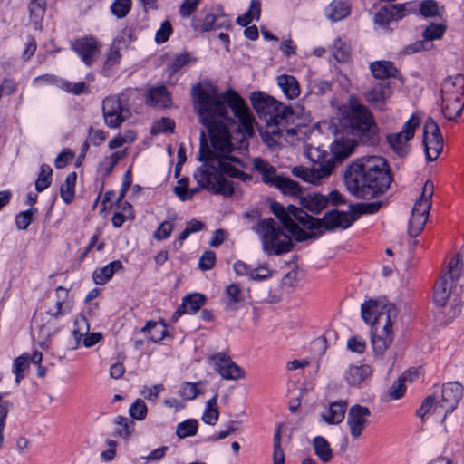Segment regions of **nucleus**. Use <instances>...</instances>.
I'll list each match as a JSON object with an SVG mask.
<instances>
[{"mask_svg":"<svg viewBox=\"0 0 464 464\" xmlns=\"http://www.w3.org/2000/svg\"><path fill=\"white\" fill-rule=\"evenodd\" d=\"M191 96L194 110L200 123L208 131L215 152L208 148L206 134L202 131L199 160L203 161V164L194 172L198 186L188 188L189 199L201 188L226 197L231 196L234 194L235 183L228 180L226 176L244 182L251 180L252 178L232 165V162L240 163L238 159L226 155L232 150L229 125L234 124V120L228 116L227 104L247 135L254 132L253 116L245 101L236 92L230 90L219 95L217 88L207 82L193 85Z\"/></svg>","mask_w":464,"mask_h":464,"instance_id":"1","label":"nucleus"},{"mask_svg":"<svg viewBox=\"0 0 464 464\" xmlns=\"http://www.w3.org/2000/svg\"><path fill=\"white\" fill-rule=\"evenodd\" d=\"M377 132L378 128L370 111L356 98L351 97L349 110L341 119V129L330 147L335 163L353 152L356 139L365 143H375Z\"/></svg>","mask_w":464,"mask_h":464,"instance_id":"2","label":"nucleus"},{"mask_svg":"<svg viewBox=\"0 0 464 464\" xmlns=\"http://www.w3.org/2000/svg\"><path fill=\"white\" fill-rule=\"evenodd\" d=\"M344 182L349 192L356 198H372L390 187L392 176L382 157L365 156L349 166Z\"/></svg>","mask_w":464,"mask_h":464,"instance_id":"3","label":"nucleus"},{"mask_svg":"<svg viewBox=\"0 0 464 464\" xmlns=\"http://www.w3.org/2000/svg\"><path fill=\"white\" fill-rule=\"evenodd\" d=\"M271 210L280 220L284 227L299 242L314 237V235L304 231L295 223V220L310 230H319L321 228L326 230L344 229L349 227L354 221L352 215L338 210L328 211L322 218H316L309 216L304 209L298 207L288 205L285 208L277 202L271 204Z\"/></svg>","mask_w":464,"mask_h":464,"instance_id":"4","label":"nucleus"},{"mask_svg":"<svg viewBox=\"0 0 464 464\" xmlns=\"http://www.w3.org/2000/svg\"><path fill=\"white\" fill-rule=\"evenodd\" d=\"M363 321L372 326V347L376 354H382L392 343L393 325L398 321V310L392 303L371 299L362 304Z\"/></svg>","mask_w":464,"mask_h":464,"instance_id":"5","label":"nucleus"},{"mask_svg":"<svg viewBox=\"0 0 464 464\" xmlns=\"http://www.w3.org/2000/svg\"><path fill=\"white\" fill-rule=\"evenodd\" d=\"M304 155L317 167L295 166L292 168V174L304 180V182L320 185L327 179L335 168V160L332 154H328L325 150L320 147H314L310 144L304 145Z\"/></svg>","mask_w":464,"mask_h":464,"instance_id":"6","label":"nucleus"},{"mask_svg":"<svg viewBox=\"0 0 464 464\" xmlns=\"http://www.w3.org/2000/svg\"><path fill=\"white\" fill-rule=\"evenodd\" d=\"M263 249L268 255L279 256L290 252L294 246L291 237L284 233L273 218L258 222Z\"/></svg>","mask_w":464,"mask_h":464,"instance_id":"7","label":"nucleus"},{"mask_svg":"<svg viewBox=\"0 0 464 464\" xmlns=\"http://www.w3.org/2000/svg\"><path fill=\"white\" fill-rule=\"evenodd\" d=\"M253 108L260 118L267 121L279 124L287 122L288 118L293 117V111L290 107L277 102L272 96L261 92H255L250 96Z\"/></svg>","mask_w":464,"mask_h":464,"instance_id":"8","label":"nucleus"},{"mask_svg":"<svg viewBox=\"0 0 464 464\" xmlns=\"http://www.w3.org/2000/svg\"><path fill=\"white\" fill-rule=\"evenodd\" d=\"M433 301L438 306L445 308V314L453 319L460 314L462 297L447 276H442L434 286Z\"/></svg>","mask_w":464,"mask_h":464,"instance_id":"9","label":"nucleus"},{"mask_svg":"<svg viewBox=\"0 0 464 464\" xmlns=\"http://www.w3.org/2000/svg\"><path fill=\"white\" fill-rule=\"evenodd\" d=\"M433 190V183L429 180L426 181L422 188V193L416 199L411 210L408 225V234L410 237H415L423 230L431 208Z\"/></svg>","mask_w":464,"mask_h":464,"instance_id":"10","label":"nucleus"},{"mask_svg":"<svg viewBox=\"0 0 464 464\" xmlns=\"http://www.w3.org/2000/svg\"><path fill=\"white\" fill-rule=\"evenodd\" d=\"M439 406L434 410L444 421L449 413L458 406L463 395V388L458 382H448L441 386L439 393H434Z\"/></svg>","mask_w":464,"mask_h":464,"instance_id":"11","label":"nucleus"},{"mask_svg":"<svg viewBox=\"0 0 464 464\" xmlns=\"http://www.w3.org/2000/svg\"><path fill=\"white\" fill-rule=\"evenodd\" d=\"M420 124V119L417 114H412L403 124L398 132L386 135L387 142L391 149L399 156L403 157L409 151V141L413 138L415 130Z\"/></svg>","mask_w":464,"mask_h":464,"instance_id":"12","label":"nucleus"},{"mask_svg":"<svg viewBox=\"0 0 464 464\" xmlns=\"http://www.w3.org/2000/svg\"><path fill=\"white\" fill-rule=\"evenodd\" d=\"M131 115L130 108L123 104L117 95H111L102 101V116L107 127L119 128Z\"/></svg>","mask_w":464,"mask_h":464,"instance_id":"13","label":"nucleus"},{"mask_svg":"<svg viewBox=\"0 0 464 464\" xmlns=\"http://www.w3.org/2000/svg\"><path fill=\"white\" fill-rule=\"evenodd\" d=\"M100 42L92 35L75 39L71 44V49L77 53L83 63L91 66L100 54Z\"/></svg>","mask_w":464,"mask_h":464,"instance_id":"14","label":"nucleus"},{"mask_svg":"<svg viewBox=\"0 0 464 464\" xmlns=\"http://www.w3.org/2000/svg\"><path fill=\"white\" fill-rule=\"evenodd\" d=\"M370 410L362 405L355 404L348 410L346 423L353 440L360 438L369 423Z\"/></svg>","mask_w":464,"mask_h":464,"instance_id":"15","label":"nucleus"},{"mask_svg":"<svg viewBox=\"0 0 464 464\" xmlns=\"http://www.w3.org/2000/svg\"><path fill=\"white\" fill-rule=\"evenodd\" d=\"M216 370L225 380H238L245 377L244 370L236 364L228 356L223 353L215 358Z\"/></svg>","mask_w":464,"mask_h":464,"instance_id":"16","label":"nucleus"},{"mask_svg":"<svg viewBox=\"0 0 464 464\" xmlns=\"http://www.w3.org/2000/svg\"><path fill=\"white\" fill-rule=\"evenodd\" d=\"M56 302L48 308L46 314L53 319H59L71 313L72 303L68 300L69 291L63 286H57L55 289Z\"/></svg>","mask_w":464,"mask_h":464,"instance_id":"17","label":"nucleus"},{"mask_svg":"<svg viewBox=\"0 0 464 464\" xmlns=\"http://www.w3.org/2000/svg\"><path fill=\"white\" fill-rule=\"evenodd\" d=\"M392 93V89L389 82H380L366 92V100L372 106L382 111Z\"/></svg>","mask_w":464,"mask_h":464,"instance_id":"18","label":"nucleus"},{"mask_svg":"<svg viewBox=\"0 0 464 464\" xmlns=\"http://www.w3.org/2000/svg\"><path fill=\"white\" fill-rule=\"evenodd\" d=\"M145 102L148 105L159 108H169L171 97L164 85L150 87L147 90Z\"/></svg>","mask_w":464,"mask_h":464,"instance_id":"19","label":"nucleus"},{"mask_svg":"<svg viewBox=\"0 0 464 464\" xmlns=\"http://www.w3.org/2000/svg\"><path fill=\"white\" fill-rule=\"evenodd\" d=\"M267 121L266 129L261 132L263 141L270 148L283 145V139H285V124Z\"/></svg>","mask_w":464,"mask_h":464,"instance_id":"20","label":"nucleus"},{"mask_svg":"<svg viewBox=\"0 0 464 464\" xmlns=\"http://www.w3.org/2000/svg\"><path fill=\"white\" fill-rule=\"evenodd\" d=\"M372 369L368 364L350 365L343 373L345 382L351 386H358L369 378Z\"/></svg>","mask_w":464,"mask_h":464,"instance_id":"21","label":"nucleus"},{"mask_svg":"<svg viewBox=\"0 0 464 464\" xmlns=\"http://www.w3.org/2000/svg\"><path fill=\"white\" fill-rule=\"evenodd\" d=\"M443 96L464 97V75L447 77L441 84V97Z\"/></svg>","mask_w":464,"mask_h":464,"instance_id":"22","label":"nucleus"},{"mask_svg":"<svg viewBox=\"0 0 464 464\" xmlns=\"http://www.w3.org/2000/svg\"><path fill=\"white\" fill-rule=\"evenodd\" d=\"M441 100L442 113L446 119L452 121L460 115L464 108V97L443 96Z\"/></svg>","mask_w":464,"mask_h":464,"instance_id":"23","label":"nucleus"},{"mask_svg":"<svg viewBox=\"0 0 464 464\" xmlns=\"http://www.w3.org/2000/svg\"><path fill=\"white\" fill-rule=\"evenodd\" d=\"M329 198L320 193H308L300 197V204L306 210L318 214L327 207Z\"/></svg>","mask_w":464,"mask_h":464,"instance_id":"24","label":"nucleus"},{"mask_svg":"<svg viewBox=\"0 0 464 464\" xmlns=\"http://www.w3.org/2000/svg\"><path fill=\"white\" fill-rule=\"evenodd\" d=\"M192 25L196 31L208 32L222 27H227L229 25V21L224 14L217 16L213 14H208L202 24H199L198 22L193 20Z\"/></svg>","mask_w":464,"mask_h":464,"instance_id":"25","label":"nucleus"},{"mask_svg":"<svg viewBox=\"0 0 464 464\" xmlns=\"http://www.w3.org/2000/svg\"><path fill=\"white\" fill-rule=\"evenodd\" d=\"M253 167L261 174L263 182L270 186L276 187V180L282 177L276 174L275 167L260 158H255L253 160Z\"/></svg>","mask_w":464,"mask_h":464,"instance_id":"26","label":"nucleus"},{"mask_svg":"<svg viewBox=\"0 0 464 464\" xmlns=\"http://www.w3.org/2000/svg\"><path fill=\"white\" fill-rule=\"evenodd\" d=\"M347 403L344 401H336L329 405L328 411L322 415V419L329 425L341 423L345 416Z\"/></svg>","mask_w":464,"mask_h":464,"instance_id":"27","label":"nucleus"},{"mask_svg":"<svg viewBox=\"0 0 464 464\" xmlns=\"http://www.w3.org/2000/svg\"><path fill=\"white\" fill-rule=\"evenodd\" d=\"M276 82L287 99L293 100L299 96L300 86L294 76L288 74L278 75Z\"/></svg>","mask_w":464,"mask_h":464,"instance_id":"28","label":"nucleus"},{"mask_svg":"<svg viewBox=\"0 0 464 464\" xmlns=\"http://www.w3.org/2000/svg\"><path fill=\"white\" fill-rule=\"evenodd\" d=\"M122 269V264L119 260H114L102 268L96 269L92 274L93 281L96 285H104L115 274L116 271Z\"/></svg>","mask_w":464,"mask_h":464,"instance_id":"29","label":"nucleus"},{"mask_svg":"<svg viewBox=\"0 0 464 464\" xmlns=\"http://www.w3.org/2000/svg\"><path fill=\"white\" fill-rule=\"evenodd\" d=\"M314 454L324 463H328L333 459V450L327 440L322 436H316L312 440Z\"/></svg>","mask_w":464,"mask_h":464,"instance_id":"30","label":"nucleus"},{"mask_svg":"<svg viewBox=\"0 0 464 464\" xmlns=\"http://www.w3.org/2000/svg\"><path fill=\"white\" fill-rule=\"evenodd\" d=\"M370 69L374 78L386 79L396 77L398 70L392 62L377 61L370 64Z\"/></svg>","mask_w":464,"mask_h":464,"instance_id":"31","label":"nucleus"},{"mask_svg":"<svg viewBox=\"0 0 464 464\" xmlns=\"http://www.w3.org/2000/svg\"><path fill=\"white\" fill-rule=\"evenodd\" d=\"M349 14V5L341 0H334L325 9V15L332 22L341 21Z\"/></svg>","mask_w":464,"mask_h":464,"instance_id":"32","label":"nucleus"},{"mask_svg":"<svg viewBox=\"0 0 464 464\" xmlns=\"http://www.w3.org/2000/svg\"><path fill=\"white\" fill-rule=\"evenodd\" d=\"M418 373L416 372H404L401 377H399L391 386L388 395L392 400H398L401 399L406 391L405 386V381L409 378V380L411 382L413 380V377H416Z\"/></svg>","mask_w":464,"mask_h":464,"instance_id":"33","label":"nucleus"},{"mask_svg":"<svg viewBox=\"0 0 464 464\" xmlns=\"http://www.w3.org/2000/svg\"><path fill=\"white\" fill-rule=\"evenodd\" d=\"M439 406V401L434 394L429 395L421 403L416 411V416L425 420L428 416H433L435 419L440 420V416L434 411Z\"/></svg>","mask_w":464,"mask_h":464,"instance_id":"34","label":"nucleus"},{"mask_svg":"<svg viewBox=\"0 0 464 464\" xmlns=\"http://www.w3.org/2000/svg\"><path fill=\"white\" fill-rule=\"evenodd\" d=\"M218 395H214L206 403V408L202 414V421L208 425H215L219 417L218 407L217 404Z\"/></svg>","mask_w":464,"mask_h":464,"instance_id":"35","label":"nucleus"},{"mask_svg":"<svg viewBox=\"0 0 464 464\" xmlns=\"http://www.w3.org/2000/svg\"><path fill=\"white\" fill-rule=\"evenodd\" d=\"M276 181V188L280 189L285 195H290L293 197L301 196L302 189L296 181L283 176L280 179H277Z\"/></svg>","mask_w":464,"mask_h":464,"instance_id":"36","label":"nucleus"},{"mask_svg":"<svg viewBox=\"0 0 464 464\" xmlns=\"http://www.w3.org/2000/svg\"><path fill=\"white\" fill-rule=\"evenodd\" d=\"M77 175L75 172H71L65 179L63 184H62L60 188L61 198L65 203H70L74 198L75 195V183H76Z\"/></svg>","mask_w":464,"mask_h":464,"instance_id":"37","label":"nucleus"},{"mask_svg":"<svg viewBox=\"0 0 464 464\" xmlns=\"http://www.w3.org/2000/svg\"><path fill=\"white\" fill-rule=\"evenodd\" d=\"M227 308L230 311L237 310V304L243 301L242 289L237 284H230L226 288Z\"/></svg>","mask_w":464,"mask_h":464,"instance_id":"38","label":"nucleus"},{"mask_svg":"<svg viewBox=\"0 0 464 464\" xmlns=\"http://www.w3.org/2000/svg\"><path fill=\"white\" fill-rule=\"evenodd\" d=\"M90 325L87 318L82 314H78L73 322L72 334L76 341V345L79 344L82 338L89 334Z\"/></svg>","mask_w":464,"mask_h":464,"instance_id":"39","label":"nucleus"},{"mask_svg":"<svg viewBox=\"0 0 464 464\" xmlns=\"http://www.w3.org/2000/svg\"><path fill=\"white\" fill-rule=\"evenodd\" d=\"M205 296L201 294L190 295L183 299L182 308L188 311V314H195L205 304Z\"/></svg>","mask_w":464,"mask_h":464,"instance_id":"40","label":"nucleus"},{"mask_svg":"<svg viewBox=\"0 0 464 464\" xmlns=\"http://www.w3.org/2000/svg\"><path fill=\"white\" fill-rule=\"evenodd\" d=\"M53 170L50 166L42 164L40 167V172L35 180V189L38 192L45 190L50 185L52 180Z\"/></svg>","mask_w":464,"mask_h":464,"instance_id":"41","label":"nucleus"},{"mask_svg":"<svg viewBox=\"0 0 464 464\" xmlns=\"http://www.w3.org/2000/svg\"><path fill=\"white\" fill-rule=\"evenodd\" d=\"M423 143L427 160L430 161L435 160L443 149V139L423 140Z\"/></svg>","mask_w":464,"mask_h":464,"instance_id":"42","label":"nucleus"},{"mask_svg":"<svg viewBox=\"0 0 464 464\" xmlns=\"http://www.w3.org/2000/svg\"><path fill=\"white\" fill-rule=\"evenodd\" d=\"M332 53L334 59L338 62H346L350 56V46L341 40L336 39L332 46Z\"/></svg>","mask_w":464,"mask_h":464,"instance_id":"43","label":"nucleus"},{"mask_svg":"<svg viewBox=\"0 0 464 464\" xmlns=\"http://www.w3.org/2000/svg\"><path fill=\"white\" fill-rule=\"evenodd\" d=\"M195 62L196 59L192 58L189 53L183 52L181 53L176 54L173 57L169 65V68L172 73H175L184 66Z\"/></svg>","mask_w":464,"mask_h":464,"instance_id":"44","label":"nucleus"},{"mask_svg":"<svg viewBox=\"0 0 464 464\" xmlns=\"http://www.w3.org/2000/svg\"><path fill=\"white\" fill-rule=\"evenodd\" d=\"M142 332H149L151 341L158 343L164 338L166 329L164 324L150 321L142 328Z\"/></svg>","mask_w":464,"mask_h":464,"instance_id":"45","label":"nucleus"},{"mask_svg":"<svg viewBox=\"0 0 464 464\" xmlns=\"http://www.w3.org/2000/svg\"><path fill=\"white\" fill-rule=\"evenodd\" d=\"M131 6V0H115L111 5V11L115 17L122 19L130 13Z\"/></svg>","mask_w":464,"mask_h":464,"instance_id":"46","label":"nucleus"},{"mask_svg":"<svg viewBox=\"0 0 464 464\" xmlns=\"http://www.w3.org/2000/svg\"><path fill=\"white\" fill-rule=\"evenodd\" d=\"M46 0H31L29 14L31 19L36 24L41 21L45 13Z\"/></svg>","mask_w":464,"mask_h":464,"instance_id":"47","label":"nucleus"},{"mask_svg":"<svg viewBox=\"0 0 464 464\" xmlns=\"http://www.w3.org/2000/svg\"><path fill=\"white\" fill-rule=\"evenodd\" d=\"M197 430L198 421L194 419H189L179 423L177 427L176 432L179 438H186L195 435Z\"/></svg>","mask_w":464,"mask_h":464,"instance_id":"48","label":"nucleus"},{"mask_svg":"<svg viewBox=\"0 0 464 464\" xmlns=\"http://www.w3.org/2000/svg\"><path fill=\"white\" fill-rule=\"evenodd\" d=\"M29 366V355L24 353L14 361L13 372L15 375V382L18 384L24 378L23 372Z\"/></svg>","mask_w":464,"mask_h":464,"instance_id":"49","label":"nucleus"},{"mask_svg":"<svg viewBox=\"0 0 464 464\" xmlns=\"http://www.w3.org/2000/svg\"><path fill=\"white\" fill-rule=\"evenodd\" d=\"M440 127L437 122L429 118L424 124L423 128V140H441Z\"/></svg>","mask_w":464,"mask_h":464,"instance_id":"50","label":"nucleus"},{"mask_svg":"<svg viewBox=\"0 0 464 464\" xmlns=\"http://www.w3.org/2000/svg\"><path fill=\"white\" fill-rule=\"evenodd\" d=\"M445 31L443 24L431 23L425 28L422 35L426 41H433L441 38Z\"/></svg>","mask_w":464,"mask_h":464,"instance_id":"51","label":"nucleus"},{"mask_svg":"<svg viewBox=\"0 0 464 464\" xmlns=\"http://www.w3.org/2000/svg\"><path fill=\"white\" fill-rule=\"evenodd\" d=\"M175 122L169 118L163 117L159 121H155L151 128L152 134H160L166 132H174Z\"/></svg>","mask_w":464,"mask_h":464,"instance_id":"52","label":"nucleus"},{"mask_svg":"<svg viewBox=\"0 0 464 464\" xmlns=\"http://www.w3.org/2000/svg\"><path fill=\"white\" fill-rule=\"evenodd\" d=\"M148 408L141 399H137L130 407V416L137 420H142L146 418Z\"/></svg>","mask_w":464,"mask_h":464,"instance_id":"53","label":"nucleus"},{"mask_svg":"<svg viewBox=\"0 0 464 464\" xmlns=\"http://www.w3.org/2000/svg\"><path fill=\"white\" fill-rule=\"evenodd\" d=\"M37 213V208H31L25 211L19 213L15 217V224L18 229L25 230L33 222V216Z\"/></svg>","mask_w":464,"mask_h":464,"instance_id":"54","label":"nucleus"},{"mask_svg":"<svg viewBox=\"0 0 464 464\" xmlns=\"http://www.w3.org/2000/svg\"><path fill=\"white\" fill-rule=\"evenodd\" d=\"M448 273L445 274L444 276H447L448 280L453 283V281L457 280L459 277L462 270V261L459 254H458L455 258L450 260L448 266Z\"/></svg>","mask_w":464,"mask_h":464,"instance_id":"55","label":"nucleus"},{"mask_svg":"<svg viewBox=\"0 0 464 464\" xmlns=\"http://www.w3.org/2000/svg\"><path fill=\"white\" fill-rule=\"evenodd\" d=\"M420 14L424 17L440 15V8L434 0H425L420 5Z\"/></svg>","mask_w":464,"mask_h":464,"instance_id":"56","label":"nucleus"},{"mask_svg":"<svg viewBox=\"0 0 464 464\" xmlns=\"http://www.w3.org/2000/svg\"><path fill=\"white\" fill-rule=\"evenodd\" d=\"M60 88L66 92L79 95L87 92V86L83 82L72 83L68 81H63L60 83Z\"/></svg>","mask_w":464,"mask_h":464,"instance_id":"57","label":"nucleus"},{"mask_svg":"<svg viewBox=\"0 0 464 464\" xmlns=\"http://www.w3.org/2000/svg\"><path fill=\"white\" fill-rule=\"evenodd\" d=\"M121 58V54L120 53V46L113 43L106 53L105 66L111 68L119 64Z\"/></svg>","mask_w":464,"mask_h":464,"instance_id":"58","label":"nucleus"},{"mask_svg":"<svg viewBox=\"0 0 464 464\" xmlns=\"http://www.w3.org/2000/svg\"><path fill=\"white\" fill-rule=\"evenodd\" d=\"M200 382H184L181 385L179 394L186 400L195 399L200 392L198 389V384Z\"/></svg>","mask_w":464,"mask_h":464,"instance_id":"59","label":"nucleus"},{"mask_svg":"<svg viewBox=\"0 0 464 464\" xmlns=\"http://www.w3.org/2000/svg\"><path fill=\"white\" fill-rule=\"evenodd\" d=\"M188 184H189V179L188 178H182V179H179L178 181H177V185L175 186L174 188V193L175 195L181 200V201H186V200H189V197H188Z\"/></svg>","mask_w":464,"mask_h":464,"instance_id":"60","label":"nucleus"},{"mask_svg":"<svg viewBox=\"0 0 464 464\" xmlns=\"http://www.w3.org/2000/svg\"><path fill=\"white\" fill-rule=\"evenodd\" d=\"M172 34V26L169 21H164L160 29L156 31L155 42L157 44H164L168 41L169 37Z\"/></svg>","mask_w":464,"mask_h":464,"instance_id":"61","label":"nucleus"},{"mask_svg":"<svg viewBox=\"0 0 464 464\" xmlns=\"http://www.w3.org/2000/svg\"><path fill=\"white\" fill-rule=\"evenodd\" d=\"M115 424L117 426L116 432L121 437L128 438L131 434L130 427L132 423L127 418L118 416L115 419Z\"/></svg>","mask_w":464,"mask_h":464,"instance_id":"62","label":"nucleus"},{"mask_svg":"<svg viewBox=\"0 0 464 464\" xmlns=\"http://www.w3.org/2000/svg\"><path fill=\"white\" fill-rule=\"evenodd\" d=\"M201 0H184L179 7V14L183 18L189 17L194 12L197 11L198 6Z\"/></svg>","mask_w":464,"mask_h":464,"instance_id":"63","label":"nucleus"},{"mask_svg":"<svg viewBox=\"0 0 464 464\" xmlns=\"http://www.w3.org/2000/svg\"><path fill=\"white\" fill-rule=\"evenodd\" d=\"M216 263V255L213 251H205L199 258L198 266L201 270H210Z\"/></svg>","mask_w":464,"mask_h":464,"instance_id":"64","label":"nucleus"}]
</instances>
